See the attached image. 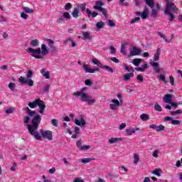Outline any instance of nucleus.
Returning a JSON list of instances; mask_svg holds the SVG:
<instances>
[{"label": "nucleus", "mask_w": 182, "mask_h": 182, "mask_svg": "<svg viewBox=\"0 0 182 182\" xmlns=\"http://www.w3.org/2000/svg\"><path fill=\"white\" fill-rule=\"evenodd\" d=\"M49 87H50V85H46L43 90V93H46L49 92Z\"/></svg>", "instance_id": "nucleus-53"}, {"label": "nucleus", "mask_w": 182, "mask_h": 182, "mask_svg": "<svg viewBox=\"0 0 182 182\" xmlns=\"http://www.w3.org/2000/svg\"><path fill=\"white\" fill-rule=\"evenodd\" d=\"M109 50L112 55H114V53H116V48L113 46L109 47Z\"/></svg>", "instance_id": "nucleus-52"}, {"label": "nucleus", "mask_w": 182, "mask_h": 182, "mask_svg": "<svg viewBox=\"0 0 182 182\" xmlns=\"http://www.w3.org/2000/svg\"><path fill=\"white\" fill-rule=\"evenodd\" d=\"M142 60H143L141 58H135L132 60V63H133V65H134V66H136V68H139V66L140 65V63H141Z\"/></svg>", "instance_id": "nucleus-20"}, {"label": "nucleus", "mask_w": 182, "mask_h": 182, "mask_svg": "<svg viewBox=\"0 0 182 182\" xmlns=\"http://www.w3.org/2000/svg\"><path fill=\"white\" fill-rule=\"evenodd\" d=\"M51 124H53L54 126V127H58V120L53 119L51 120Z\"/></svg>", "instance_id": "nucleus-54"}, {"label": "nucleus", "mask_w": 182, "mask_h": 182, "mask_svg": "<svg viewBox=\"0 0 182 182\" xmlns=\"http://www.w3.org/2000/svg\"><path fill=\"white\" fill-rule=\"evenodd\" d=\"M170 113L171 116H176V114H181L182 112L180 109H177L176 111H172Z\"/></svg>", "instance_id": "nucleus-46"}, {"label": "nucleus", "mask_w": 182, "mask_h": 182, "mask_svg": "<svg viewBox=\"0 0 182 182\" xmlns=\"http://www.w3.org/2000/svg\"><path fill=\"white\" fill-rule=\"evenodd\" d=\"M27 52L31 53L33 58L36 59H43V56L48 55L49 53V50L46 48V45L42 44L41 45V48L37 49H33L32 48H27Z\"/></svg>", "instance_id": "nucleus-2"}, {"label": "nucleus", "mask_w": 182, "mask_h": 182, "mask_svg": "<svg viewBox=\"0 0 182 182\" xmlns=\"http://www.w3.org/2000/svg\"><path fill=\"white\" fill-rule=\"evenodd\" d=\"M154 109L156 112H161V106L159 103H156L154 105Z\"/></svg>", "instance_id": "nucleus-50"}, {"label": "nucleus", "mask_w": 182, "mask_h": 182, "mask_svg": "<svg viewBox=\"0 0 182 182\" xmlns=\"http://www.w3.org/2000/svg\"><path fill=\"white\" fill-rule=\"evenodd\" d=\"M63 18H64V19H70V18H71L70 14H69L68 12H64L63 14Z\"/></svg>", "instance_id": "nucleus-47"}, {"label": "nucleus", "mask_w": 182, "mask_h": 182, "mask_svg": "<svg viewBox=\"0 0 182 182\" xmlns=\"http://www.w3.org/2000/svg\"><path fill=\"white\" fill-rule=\"evenodd\" d=\"M163 102L164 103H168L170 105L173 102V95L170 94H166L163 98Z\"/></svg>", "instance_id": "nucleus-13"}, {"label": "nucleus", "mask_w": 182, "mask_h": 182, "mask_svg": "<svg viewBox=\"0 0 182 182\" xmlns=\"http://www.w3.org/2000/svg\"><path fill=\"white\" fill-rule=\"evenodd\" d=\"M23 9L24 12H26V14H33V10L29 9V7H28V6L23 7Z\"/></svg>", "instance_id": "nucleus-40"}, {"label": "nucleus", "mask_w": 182, "mask_h": 182, "mask_svg": "<svg viewBox=\"0 0 182 182\" xmlns=\"http://www.w3.org/2000/svg\"><path fill=\"white\" fill-rule=\"evenodd\" d=\"M141 53V49L137 47H133L132 50L129 51V56H139Z\"/></svg>", "instance_id": "nucleus-11"}, {"label": "nucleus", "mask_w": 182, "mask_h": 182, "mask_svg": "<svg viewBox=\"0 0 182 182\" xmlns=\"http://www.w3.org/2000/svg\"><path fill=\"white\" fill-rule=\"evenodd\" d=\"M40 135H41V139L42 140V137L43 139H47V140H53V136L52 135V131L49 130H43V129H40Z\"/></svg>", "instance_id": "nucleus-8"}, {"label": "nucleus", "mask_w": 182, "mask_h": 182, "mask_svg": "<svg viewBox=\"0 0 182 182\" xmlns=\"http://www.w3.org/2000/svg\"><path fill=\"white\" fill-rule=\"evenodd\" d=\"M171 11L173 13H171ZM177 11H178V8L176 6L174 3H168L165 7L164 14L165 15H168L169 22H174L176 19V16L173 14H177Z\"/></svg>", "instance_id": "nucleus-3"}, {"label": "nucleus", "mask_w": 182, "mask_h": 182, "mask_svg": "<svg viewBox=\"0 0 182 182\" xmlns=\"http://www.w3.org/2000/svg\"><path fill=\"white\" fill-rule=\"evenodd\" d=\"M138 21H140V17H135L131 21V23H134L135 22H137Z\"/></svg>", "instance_id": "nucleus-62"}, {"label": "nucleus", "mask_w": 182, "mask_h": 182, "mask_svg": "<svg viewBox=\"0 0 182 182\" xmlns=\"http://www.w3.org/2000/svg\"><path fill=\"white\" fill-rule=\"evenodd\" d=\"M140 130V128H129L126 129V133L128 134V136H132V134H134L136 132H139Z\"/></svg>", "instance_id": "nucleus-17"}, {"label": "nucleus", "mask_w": 182, "mask_h": 182, "mask_svg": "<svg viewBox=\"0 0 182 182\" xmlns=\"http://www.w3.org/2000/svg\"><path fill=\"white\" fill-rule=\"evenodd\" d=\"M102 6H105V3L102 1H97L95 2V5L94 6V9L96 11H100V12H102L103 16L105 18L107 17V9H105Z\"/></svg>", "instance_id": "nucleus-6"}, {"label": "nucleus", "mask_w": 182, "mask_h": 182, "mask_svg": "<svg viewBox=\"0 0 182 182\" xmlns=\"http://www.w3.org/2000/svg\"><path fill=\"white\" fill-rule=\"evenodd\" d=\"M140 119L143 120V122H146V120H149V117L147 115V114H142L140 116Z\"/></svg>", "instance_id": "nucleus-38"}, {"label": "nucleus", "mask_w": 182, "mask_h": 182, "mask_svg": "<svg viewBox=\"0 0 182 182\" xmlns=\"http://www.w3.org/2000/svg\"><path fill=\"white\" fill-rule=\"evenodd\" d=\"M30 45L36 48V46H38V45H39V41H38V39L31 40V41L30 42Z\"/></svg>", "instance_id": "nucleus-30"}, {"label": "nucleus", "mask_w": 182, "mask_h": 182, "mask_svg": "<svg viewBox=\"0 0 182 182\" xmlns=\"http://www.w3.org/2000/svg\"><path fill=\"white\" fill-rule=\"evenodd\" d=\"M112 102L114 105H116V106H120V102H119V100H112Z\"/></svg>", "instance_id": "nucleus-61"}, {"label": "nucleus", "mask_w": 182, "mask_h": 182, "mask_svg": "<svg viewBox=\"0 0 182 182\" xmlns=\"http://www.w3.org/2000/svg\"><path fill=\"white\" fill-rule=\"evenodd\" d=\"M145 4L149 6V8H154V0H144Z\"/></svg>", "instance_id": "nucleus-26"}, {"label": "nucleus", "mask_w": 182, "mask_h": 182, "mask_svg": "<svg viewBox=\"0 0 182 182\" xmlns=\"http://www.w3.org/2000/svg\"><path fill=\"white\" fill-rule=\"evenodd\" d=\"M82 68L85 70V73H95L100 70V68H90L86 64H84Z\"/></svg>", "instance_id": "nucleus-10"}, {"label": "nucleus", "mask_w": 182, "mask_h": 182, "mask_svg": "<svg viewBox=\"0 0 182 182\" xmlns=\"http://www.w3.org/2000/svg\"><path fill=\"white\" fill-rule=\"evenodd\" d=\"M74 132L76 134H80V128H79V127H75L74 128Z\"/></svg>", "instance_id": "nucleus-57"}, {"label": "nucleus", "mask_w": 182, "mask_h": 182, "mask_svg": "<svg viewBox=\"0 0 182 182\" xmlns=\"http://www.w3.org/2000/svg\"><path fill=\"white\" fill-rule=\"evenodd\" d=\"M150 65L151 66H152V68H154V70L156 73H159L160 70H163V68H161L159 66V63L153 62V63H150Z\"/></svg>", "instance_id": "nucleus-16"}, {"label": "nucleus", "mask_w": 182, "mask_h": 182, "mask_svg": "<svg viewBox=\"0 0 182 182\" xmlns=\"http://www.w3.org/2000/svg\"><path fill=\"white\" fill-rule=\"evenodd\" d=\"M150 13H149V9H147V6H145L143 12L141 13V19H147Z\"/></svg>", "instance_id": "nucleus-14"}, {"label": "nucleus", "mask_w": 182, "mask_h": 182, "mask_svg": "<svg viewBox=\"0 0 182 182\" xmlns=\"http://www.w3.org/2000/svg\"><path fill=\"white\" fill-rule=\"evenodd\" d=\"M108 26H111V28H113L114 26H116V23H114V21H113V20H109Z\"/></svg>", "instance_id": "nucleus-55"}, {"label": "nucleus", "mask_w": 182, "mask_h": 182, "mask_svg": "<svg viewBox=\"0 0 182 182\" xmlns=\"http://www.w3.org/2000/svg\"><path fill=\"white\" fill-rule=\"evenodd\" d=\"M161 171V169L156 168L154 171H152V174H154L155 176L160 177L161 176V174H160Z\"/></svg>", "instance_id": "nucleus-36"}, {"label": "nucleus", "mask_w": 182, "mask_h": 182, "mask_svg": "<svg viewBox=\"0 0 182 182\" xmlns=\"http://www.w3.org/2000/svg\"><path fill=\"white\" fill-rule=\"evenodd\" d=\"M39 103V99L36 100L35 101L28 102V106L31 107V109H35L36 106H38V104Z\"/></svg>", "instance_id": "nucleus-19"}, {"label": "nucleus", "mask_w": 182, "mask_h": 182, "mask_svg": "<svg viewBox=\"0 0 182 182\" xmlns=\"http://www.w3.org/2000/svg\"><path fill=\"white\" fill-rule=\"evenodd\" d=\"M147 68H149V65H147V63H145L143 65V68H136L135 70H136V72H144V70L147 69Z\"/></svg>", "instance_id": "nucleus-25"}, {"label": "nucleus", "mask_w": 182, "mask_h": 182, "mask_svg": "<svg viewBox=\"0 0 182 182\" xmlns=\"http://www.w3.org/2000/svg\"><path fill=\"white\" fill-rule=\"evenodd\" d=\"M158 79L164 82V83H167V80H166V77L163 74L159 75Z\"/></svg>", "instance_id": "nucleus-39"}, {"label": "nucleus", "mask_w": 182, "mask_h": 182, "mask_svg": "<svg viewBox=\"0 0 182 182\" xmlns=\"http://www.w3.org/2000/svg\"><path fill=\"white\" fill-rule=\"evenodd\" d=\"M37 106H38L39 107L38 113H40L41 114H43V113L45 112V108L46 107V105L43 104V101L39 99V102L37 104Z\"/></svg>", "instance_id": "nucleus-12"}, {"label": "nucleus", "mask_w": 182, "mask_h": 182, "mask_svg": "<svg viewBox=\"0 0 182 182\" xmlns=\"http://www.w3.org/2000/svg\"><path fill=\"white\" fill-rule=\"evenodd\" d=\"M32 76H33V71H32V70H29L27 72V75H26V78L28 80H26V78H25L23 76H21L18 78V82L21 84V85H27L30 87L33 86V80H32V79H31L32 77Z\"/></svg>", "instance_id": "nucleus-5"}, {"label": "nucleus", "mask_w": 182, "mask_h": 182, "mask_svg": "<svg viewBox=\"0 0 182 182\" xmlns=\"http://www.w3.org/2000/svg\"><path fill=\"white\" fill-rule=\"evenodd\" d=\"M47 44L48 46V51H50V53L52 55H55V53H58V50L56 46H55V41L51 39H47L46 40Z\"/></svg>", "instance_id": "nucleus-7"}, {"label": "nucleus", "mask_w": 182, "mask_h": 182, "mask_svg": "<svg viewBox=\"0 0 182 182\" xmlns=\"http://www.w3.org/2000/svg\"><path fill=\"white\" fill-rule=\"evenodd\" d=\"M164 122H171V124H173V126H180V124H181V121L173 119L171 117H165Z\"/></svg>", "instance_id": "nucleus-9"}, {"label": "nucleus", "mask_w": 182, "mask_h": 182, "mask_svg": "<svg viewBox=\"0 0 182 182\" xmlns=\"http://www.w3.org/2000/svg\"><path fill=\"white\" fill-rule=\"evenodd\" d=\"M85 83L86 86H90L91 85H93V82H92V80L89 79L85 80Z\"/></svg>", "instance_id": "nucleus-56"}, {"label": "nucleus", "mask_w": 182, "mask_h": 182, "mask_svg": "<svg viewBox=\"0 0 182 182\" xmlns=\"http://www.w3.org/2000/svg\"><path fill=\"white\" fill-rule=\"evenodd\" d=\"M76 145H77V147L78 149H80V147L82 146V139L78 140V141H77Z\"/></svg>", "instance_id": "nucleus-60"}, {"label": "nucleus", "mask_w": 182, "mask_h": 182, "mask_svg": "<svg viewBox=\"0 0 182 182\" xmlns=\"http://www.w3.org/2000/svg\"><path fill=\"white\" fill-rule=\"evenodd\" d=\"M73 96L76 97H80L82 102H87L90 106L96 103V99H90L89 94L85 92H73Z\"/></svg>", "instance_id": "nucleus-4"}, {"label": "nucleus", "mask_w": 182, "mask_h": 182, "mask_svg": "<svg viewBox=\"0 0 182 182\" xmlns=\"http://www.w3.org/2000/svg\"><path fill=\"white\" fill-rule=\"evenodd\" d=\"M29 122H31V117L29 116H26L23 119V122L25 124H29Z\"/></svg>", "instance_id": "nucleus-49"}, {"label": "nucleus", "mask_w": 182, "mask_h": 182, "mask_svg": "<svg viewBox=\"0 0 182 182\" xmlns=\"http://www.w3.org/2000/svg\"><path fill=\"white\" fill-rule=\"evenodd\" d=\"M101 69H105V70H107L110 73H113L114 72V70L109 65H102Z\"/></svg>", "instance_id": "nucleus-29"}, {"label": "nucleus", "mask_w": 182, "mask_h": 182, "mask_svg": "<svg viewBox=\"0 0 182 182\" xmlns=\"http://www.w3.org/2000/svg\"><path fill=\"white\" fill-rule=\"evenodd\" d=\"M14 111L15 108L10 107L5 110V113H6V114H11V113H14Z\"/></svg>", "instance_id": "nucleus-43"}, {"label": "nucleus", "mask_w": 182, "mask_h": 182, "mask_svg": "<svg viewBox=\"0 0 182 182\" xmlns=\"http://www.w3.org/2000/svg\"><path fill=\"white\" fill-rule=\"evenodd\" d=\"M92 160H95V159H90V158H85L81 159V163L83 164H87V163H90Z\"/></svg>", "instance_id": "nucleus-32"}, {"label": "nucleus", "mask_w": 182, "mask_h": 182, "mask_svg": "<svg viewBox=\"0 0 182 182\" xmlns=\"http://www.w3.org/2000/svg\"><path fill=\"white\" fill-rule=\"evenodd\" d=\"M104 26L105 23L103 21H99L96 24L97 29H102V28H103Z\"/></svg>", "instance_id": "nucleus-41"}, {"label": "nucleus", "mask_w": 182, "mask_h": 182, "mask_svg": "<svg viewBox=\"0 0 182 182\" xmlns=\"http://www.w3.org/2000/svg\"><path fill=\"white\" fill-rule=\"evenodd\" d=\"M169 82L172 86H174V77L172 75L169 76Z\"/></svg>", "instance_id": "nucleus-59"}, {"label": "nucleus", "mask_w": 182, "mask_h": 182, "mask_svg": "<svg viewBox=\"0 0 182 182\" xmlns=\"http://www.w3.org/2000/svg\"><path fill=\"white\" fill-rule=\"evenodd\" d=\"M133 76H134V74L133 73H127L124 76V80H125V82H127L130 80V77H133Z\"/></svg>", "instance_id": "nucleus-27"}, {"label": "nucleus", "mask_w": 182, "mask_h": 182, "mask_svg": "<svg viewBox=\"0 0 182 182\" xmlns=\"http://www.w3.org/2000/svg\"><path fill=\"white\" fill-rule=\"evenodd\" d=\"M65 11H69L70 9H72V4L70 3H67L65 5Z\"/></svg>", "instance_id": "nucleus-51"}, {"label": "nucleus", "mask_w": 182, "mask_h": 182, "mask_svg": "<svg viewBox=\"0 0 182 182\" xmlns=\"http://www.w3.org/2000/svg\"><path fill=\"white\" fill-rule=\"evenodd\" d=\"M110 144H114V143H118L119 141H122V138H111L108 140Z\"/></svg>", "instance_id": "nucleus-21"}, {"label": "nucleus", "mask_w": 182, "mask_h": 182, "mask_svg": "<svg viewBox=\"0 0 182 182\" xmlns=\"http://www.w3.org/2000/svg\"><path fill=\"white\" fill-rule=\"evenodd\" d=\"M90 149V145H84L80 147V150H81V151H86L87 150H89Z\"/></svg>", "instance_id": "nucleus-44"}, {"label": "nucleus", "mask_w": 182, "mask_h": 182, "mask_svg": "<svg viewBox=\"0 0 182 182\" xmlns=\"http://www.w3.org/2000/svg\"><path fill=\"white\" fill-rule=\"evenodd\" d=\"M75 124L76 126H81V127H83L84 126H86V121L85 120V118L81 117L80 120L75 119Z\"/></svg>", "instance_id": "nucleus-15"}, {"label": "nucleus", "mask_w": 182, "mask_h": 182, "mask_svg": "<svg viewBox=\"0 0 182 182\" xmlns=\"http://www.w3.org/2000/svg\"><path fill=\"white\" fill-rule=\"evenodd\" d=\"M92 62L95 64L97 65L99 68H102L103 65H102V63H100L99 60H97L96 58H93L92 60Z\"/></svg>", "instance_id": "nucleus-34"}, {"label": "nucleus", "mask_w": 182, "mask_h": 182, "mask_svg": "<svg viewBox=\"0 0 182 182\" xmlns=\"http://www.w3.org/2000/svg\"><path fill=\"white\" fill-rule=\"evenodd\" d=\"M15 86H16V85L14 82H10L9 84V88L10 89V90H11V92L15 91Z\"/></svg>", "instance_id": "nucleus-45"}, {"label": "nucleus", "mask_w": 182, "mask_h": 182, "mask_svg": "<svg viewBox=\"0 0 182 182\" xmlns=\"http://www.w3.org/2000/svg\"><path fill=\"white\" fill-rule=\"evenodd\" d=\"M73 18H79V7L75 8L71 14Z\"/></svg>", "instance_id": "nucleus-23"}, {"label": "nucleus", "mask_w": 182, "mask_h": 182, "mask_svg": "<svg viewBox=\"0 0 182 182\" xmlns=\"http://www.w3.org/2000/svg\"><path fill=\"white\" fill-rule=\"evenodd\" d=\"M79 6L81 12L85 14V11H86V3L81 4Z\"/></svg>", "instance_id": "nucleus-35"}, {"label": "nucleus", "mask_w": 182, "mask_h": 182, "mask_svg": "<svg viewBox=\"0 0 182 182\" xmlns=\"http://www.w3.org/2000/svg\"><path fill=\"white\" fill-rule=\"evenodd\" d=\"M159 36H160V38H161L162 39H164L165 41V42H167V43H170V42H171V40H168L167 38H166V36L164 35H163V33H161V32H159L158 33Z\"/></svg>", "instance_id": "nucleus-33"}, {"label": "nucleus", "mask_w": 182, "mask_h": 182, "mask_svg": "<svg viewBox=\"0 0 182 182\" xmlns=\"http://www.w3.org/2000/svg\"><path fill=\"white\" fill-rule=\"evenodd\" d=\"M124 68L127 72H134V69H133V67H129L127 64H124Z\"/></svg>", "instance_id": "nucleus-37"}, {"label": "nucleus", "mask_w": 182, "mask_h": 182, "mask_svg": "<svg viewBox=\"0 0 182 182\" xmlns=\"http://www.w3.org/2000/svg\"><path fill=\"white\" fill-rule=\"evenodd\" d=\"M136 79L139 81V82H143V75H139L136 76Z\"/></svg>", "instance_id": "nucleus-63"}, {"label": "nucleus", "mask_w": 182, "mask_h": 182, "mask_svg": "<svg viewBox=\"0 0 182 182\" xmlns=\"http://www.w3.org/2000/svg\"><path fill=\"white\" fill-rule=\"evenodd\" d=\"M41 75L46 77V79H50V73L49 71H46V68H42L41 70Z\"/></svg>", "instance_id": "nucleus-18"}, {"label": "nucleus", "mask_w": 182, "mask_h": 182, "mask_svg": "<svg viewBox=\"0 0 182 182\" xmlns=\"http://www.w3.org/2000/svg\"><path fill=\"white\" fill-rule=\"evenodd\" d=\"M169 105H171L172 107H174V109H177V107H178V105H181V102H173L172 101Z\"/></svg>", "instance_id": "nucleus-48"}, {"label": "nucleus", "mask_w": 182, "mask_h": 182, "mask_svg": "<svg viewBox=\"0 0 182 182\" xmlns=\"http://www.w3.org/2000/svg\"><path fill=\"white\" fill-rule=\"evenodd\" d=\"M42 121V117L41 115L36 114L33 117L31 120L32 124H28L27 126V129L28 130V133L33 136L36 140H41V134L38 132V129H39V124H41V122Z\"/></svg>", "instance_id": "nucleus-1"}, {"label": "nucleus", "mask_w": 182, "mask_h": 182, "mask_svg": "<svg viewBox=\"0 0 182 182\" xmlns=\"http://www.w3.org/2000/svg\"><path fill=\"white\" fill-rule=\"evenodd\" d=\"M82 36H84V41H87V39H90V33L88 31H82Z\"/></svg>", "instance_id": "nucleus-28"}, {"label": "nucleus", "mask_w": 182, "mask_h": 182, "mask_svg": "<svg viewBox=\"0 0 182 182\" xmlns=\"http://www.w3.org/2000/svg\"><path fill=\"white\" fill-rule=\"evenodd\" d=\"M157 9H152L151 12V18H153L154 19H156V18H157Z\"/></svg>", "instance_id": "nucleus-31"}, {"label": "nucleus", "mask_w": 182, "mask_h": 182, "mask_svg": "<svg viewBox=\"0 0 182 182\" xmlns=\"http://www.w3.org/2000/svg\"><path fill=\"white\" fill-rule=\"evenodd\" d=\"M139 161H140V156H139L137 154H134V164L137 166Z\"/></svg>", "instance_id": "nucleus-24"}, {"label": "nucleus", "mask_w": 182, "mask_h": 182, "mask_svg": "<svg viewBox=\"0 0 182 182\" xmlns=\"http://www.w3.org/2000/svg\"><path fill=\"white\" fill-rule=\"evenodd\" d=\"M125 0H119V2L122 6H129V3L124 2Z\"/></svg>", "instance_id": "nucleus-58"}, {"label": "nucleus", "mask_w": 182, "mask_h": 182, "mask_svg": "<svg viewBox=\"0 0 182 182\" xmlns=\"http://www.w3.org/2000/svg\"><path fill=\"white\" fill-rule=\"evenodd\" d=\"M73 182H85L82 178H75Z\"/></svg>", "instance_id": "nucleus-64"}, {"label": "nucleus", "mask_w": 182, "mask_h": 182, "mask_svg": "<svg viewBox=\"0 0 182 182\" xmlns=\"http://www.w3.org/2000/svg\"><path fill=\"white\" fill-rule=\"evenodd\" d=\"M164 129H166V127H164V125L160 124L156 127V132H163L164 131Z\"/></svg>", "instance_id": "nucleus-42"}, {"label": "nucleus", "mask_w": 182, "mask_h": 182, "mask_svg": "<svg viewBox=\"0 0 182 182\" xmlns=\"http://www.w3.org/2000/svg\"><path fill=\"white\" fill-rule=\"evenodd\" d=\"M25 110L28 113V116H30V117H32L35 116V114H36V112L31 110V109H29V107H26Z\"/></svg>", "instance_id": "nucleus-22"}]
</instances>
